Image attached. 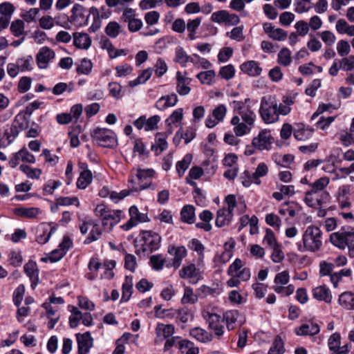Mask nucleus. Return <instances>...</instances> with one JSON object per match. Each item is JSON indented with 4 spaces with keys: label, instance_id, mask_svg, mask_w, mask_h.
Segmentation results:
<instances>
[{
    "label": "nucleus",
    "instance_id": "obj_1",
    "mask_svg": "<svg viewBox=\"0 0 354 354\" xmlns=\"http://www.w3.org/2000/svg\"><path fill=\"white\" fill-rule=\"evenodd\" d=\"M250 98L243 101L234 100L230 103L234 115L230 120L233 126V132L236 136H243L249 134L254 127L257 114L251 106Z\"/></svg>",
    "mask_w": 354,
    "mask_h": 354
},
{
    "label": "nucleus",
    "instance_id": "obj_2",
    "mask_svg": "<svg viewBox=\"0 0 354 354\" xmlns=\"http://www.w3.org/2000/svg\"><path fill=\"white\" fill-rule=\"evenodd\" d=\"M322 239L323 233L321 229L318 226L310 225L303 232L301 241L297 245V250L300 252H317L323 245Z\"/></svg>",
    "mask_w": 354,
    "mask_h": 354
},
{
    "label": "nucleus",
    "instance_id": "obj_3",
    "mask_svg": "<svg viewBox=\"0 0 354 354\" xmlns=\"http://www.w3.org/2000/svg\"><path fill=\"white\" fill-rule=\"evenodd\" d=\"M259 112L261 120L267 124L279 122L280 115H282L277 100L272 95L263 96L261 99Z\"/></svg>",
    "mask_w": 354,
    "mask_h": 354
},
{
    "label": "nucleus",
    "instance_id": "obj_4",
    "mask_svg": "<svg viewBox=\"0 0 354 354\" xmlns=\"http://www.w3.org/2000/svg\"><path fill=\"white\" fill-rule=\"evenodd\" d=\"M155 171L152 169H136L132 170L128 181V187L131 191L138 192L145 189H156V186L151 183V178Z\"/></svg>",
    "mask_w": 354,
    "mask_h": 354
},
{
    "label": "nucleus",
    "instance_id": "obj_5",
    "mask_svg": "<svg viewBox=\"0 0 354 354\" xmlns=\"http://www.w3.org/2000/svg\"><path fill=\"white\" fill-rule=\"evenodd\" d=\"M175 332V327L173 324H165L163 323L158 322L156 324L154 333V342L156 344H159L165 341L164 345V351H167L171 347L175 346L177 341L179 339V337H173Z\"/></svg>",
    "mask_w": 354,
    "mask_h": 354
},
{
    "label": "nucleus",
    "instance_id": "obj_6",
    "mask_svg": "<svg viewBox=\"0 0 354 354\" xmlns=\"http://www.w3.org/2000/svg\"><path fill=\"white\" fill-rule=\"evenodd\" d=\"M122 211L111 209L104 204L97 205L95 214L102 220V224L105 230L111 231L115 225L121 221Z\"/></svg>",
    "mask_w": 354,
    "mask_h": 354
},
{
    "label": "nucleus",
    "instance_id": "obj_7",
    "mask_svg": "<svg viewBox=\"0 0 354 354\" xmlns=\"http://www.w3.org/2000/svg\"><path fill=\"white\" fill-rule=\"evenodd\" d=\"M93 142L100 147L113 149L118 146V137L115 133L106 128H96L91 133Z\"/></svg>",
    "mask_w": 354,
    "mask_h": 354
},
{
    "label": "nucleus",
    "instance_id": "obj_8",
    "mask_svg": "<svg viewBox=\"0 0 354 354\" xmlns=\"http://www.w3.org/2000/svg\"><path fill=\"white\" fill-rule=\"evenodd\" d=\"M330 241L333 245L341 250L348 248L349 256L354 257V231L332 233Z\"/></svg>",
    "mask_w": 354,
    "mask_h": 354
},
{
    "label": "nucleus",
    "instance_id": "obj_9",
    "mask_svg": "<svg viewBox=\"0 0 354 354\" xmlns=\"http://www.w3.org/2000/svg\"><path fill=\"white\" fill-rule=\"evenodd\" d=\"M180 278L196 285L203 279V272L193 263L184 265L178 271Z\"/></svg>",
    "mask_w": 354,
    "mask_h": 354
},
{
    "label": "nucleus",
    "instance_id": "obj_10",
    "mask_svg": "<svg viewBox=\"0 0 354 354\" xmlns=\"http://www.w3.org/2000/svg\"><path fill=\"white\" fill-rule=\"evenodd\" d=\"M161 238L160 235L150 230L142 231L140 234L139 242L144 252H152L160 246Z\"/></svg>",
    "mask_w": 354,
    "mask_h": 354
},
{
    "label": "nucleus",
    "instance_id": "obj_11",
    "mask_svg": "<svg viewBox=\"0 0 354 354\" xmlns=\"http://www.w3.org/2000/svg\"><path fill=\"white\" fill-rule=\"evenodd\" d=\"M73 245L72 240L67 236H64L58 248L50 252L46 257H42L41 261L55 263L59 261L66 254L70 248Z\"/></svg>",
    "mask_w": 354,
    "mask_h": 354
},
{
    "label": "nucleus",
    "instance_id": "obj_12",
    "mask_svg": "<svg viewBox=\"0 0 354 354\" xmlns=\"http://www.w3.org/2000/svg\"><path fill=\"white\" fill-rule=\"evenodd\" d=\"M227 273L230 277H238L243 281H247L251 277L250 269L245 267V263L239 258L230 265Z\"/></svg>",
    "mask_w": 354,
    "mask_h": 354
},
{
    "label": "nucleus",
    "instance_id": "obj_13",
    "mask_svg": "<svg viewBox=\"0 0 354 354\" xmlns=\"http://www.w3.org/2000/svg\"><path fill=\"white\" fill-rule=\"evenodd\" d=\"M252 140L257 150L262 151L271 149L274 138L270 130L262 129Z\"/></svg>",
    "mask_w": 354,
    "mask_h": 354
},
{
    "label": "nucleus",
    "instance_id": "obj_14",
    "mask_svg": "<svg viewBox=\"0 0 354 354\" xmlns=\"http://www.w3.org/2000/svg\"><path fill=\"white\" fill-rule=\"evenodd\" d=\"M57 228V224L53 222L41 223L37 228L36 241L39 244L46 243Z\"/></svg>",
    "mask_w": 354,
    "mask_h": 354
},
{
    "label": "nucleus",
    "instance_id": "obj_15",
    "mask_svg": "<svg viewBox=\"0 0 354 354\" xmlns=\"http://www.w3.org/2000/svg\"><path fill=\"white\" fill-rule=\"evenodd\" d=\"M86 8L81 4L75 3L71 10L68 20L71 24L77 26H84L88 24V16L86 15Z\"/></svg>",
    "mask_w": 354,
    "mask_h": 354
},
{
    "label": "nucleus",
    "instance_id": "obj_16",
    "mask_svg": "<svg viewBox=\"0 0 354 354\" xmlns=\"http://www.w3.org/2000/svg\"><path fill=\"white\" fill-rule=\"evenodd\" d=\"M192 78L187 76L186 71H178L176 73V91L181 96H185L190 93L192 88L190 84Z\"/></svg>",
    "mask_w": 354,
    "mask_h": 354
},
{
    "label": "nucleus",
    "instance_id": "obj_17",
    "mask_svg": "<svg viewBox=\"0 0 354 354\" xmlns=\"http://www.w3.org/2000/svg\"><path fill=\"white\" fill-rule=\"evenodd\" d=\"M227 107L224 104H219L212 110V115H208L205 121L206 127L212 129L218 123L223 122L226 114Z\"/></svg>",
    "mask_w": 354,
    "mask_h": 354
},
{
    "label": "nucleus",
    "instance_id": "obj_18",
    "mask_svg": "<svg viewBox=\"0 0 354 354\" xmlns=\"http://www.w3.org/2000/svg\"><path fill=\"white\" fill-rule=\"evenodd\" d=\"M55 57V51L48 46L41 47L36 55V62L39 68H48L50 63Z\"/></svg>",
    "mask_w": 354,
    "mask_h": 354
},
{
    "label": "nucleus",
    "instance_id": "obj_19",
    "mask_svg": "<svg viewBox=\"0 0 354 354\" xmlns=\"http://www.w3.org/2000/svg\"><path fill=\"white\" fill-rule=\"evenodd\" d=\"M328 198L329 194L328 192H319L311 189L306 192L304 201L308 206L317 207L326 203Z\"/></svg>",
    "mask_w": 354,
    "mask_h": 354
},
{
    "label": "nucleus",
    "instance_id": "obj_20",
    "mask_svg": "<svg viewBox=\"0 0 354 354\" xmlns=\"http://www.w3.org/2000/svg\"><path fill=\"white\" fill-rule=\"evenodd\" d=\"M160 121V117L158 115L149 118H147L145 115H142L133 122V124L138 130L144 129L145 131H151L158 129Z\"/></svg>",
    "mask_w": 354,
    "mask_h": 354
},
{
    "label": "nucleus",
    "instance_id": "obj_21",
    "mask_svg": "<svg viewBox=\"0 0 354 354\" xmlns=\"http://www.w3.org/2000/svg\"><path fill=\"white\" fill-rule=\"evenodd\" d=\"M34 164L36 162L34 155L30 153L26 147L12 154L9 160V165L12 168L16 167L20 162Z\"/></svg>",
    "mask_w": 354,
    "mask_h": 354
},
{
    "label": "nucleus",
    "instance_id": "obj_22",
    "mask_svg": "<svg viewBox=\"0 0 354 354\" xmlns=\"http://www.w3.org/2000/svg\"><path fill=\"white\" fill-rule=\"evenodd\" d=\"M129 220L121 226L124 230H129L140 223L148 221V216L146 214L140 213L136 206H131L129 208Z\"/></svg>",
    "mask_w": 354,
    "mask_h": 354
},
{
    "label": "nucleus",
    "instance_id": "obj_23",
    "mask_svg": "<svg viewBox=\"0 0 354 354\" xmlns=\"http://www.w3.org/2000/svg\"><path fill=\"white\" fill-rule=\"evenodd\" d=\"M184 116V110L183 108L175 109L171 115L165 120L167 126L166 134L171 135L173 132V127H181Z\"/></svg>",
    "mask_w": 354,
    "mask_h": 354
},
{
    "label": "nucleus",
    "instance_id": "obj_24",
    "mask_svg": "<svg viewBox=\"0 0 354 354\" xmlns=\"http://www.w3.org/2000/svg\"><path fill=\"white\" fill-rule=\"evenodd\" d=\"M235 246V241L230 240L224 244V251L221 254L217 253L214 257V262L218 266H223L228 262L233 256V249Z\"/></svg>",
    "mask_w": 354,
    "mask_h": 354
},
{
    "label": "nucleus",
    "instance_id": "obj_25",
    "mask_svg": "<svg viewBox=\"0 0 354 354\" xmlns=\"http://www.w3.org/2000/svg\"><path fill=\"white\" fill-rule=\"evenodd\" d=\"M168 252L173 256L171 267L174 269L178 268L187 255V250L184 246H169L168 248Z\"/></svg>",
    "mask_w": 354,
    "mask_h": 354
},
{
    "label": "nucleus",
    "instance_id": "obj_26",
    "mask_svg": "<svg viewBox=\"0 0 354 354\" xmlns=\"http://www.w3.org/2000/svg\"><path fill=\"white\" fill-rule=\"evenodd\" d=\"M76 339L78 346V354H87L93 343L90 333H77L76 334Z\"/></svg>",
    "mask_w": 354,
    "mask_h": 354
},
{
    "label": "nucleus",
    "instance_id": "obj_27",
    "mask_svg": "<svg viewBox=\"0 0 354 354\" xmlns=\"http://www.w3.org/2000/svg\"><path fill=\"white\" fill-rule=\"evenodd\" d=\"M99 45L102 49L107 51L109 56L111 59H114L120 56H124L127 54L125 50L115 48L113 46L112 42L106 37H102L100 39Z\"/></svg>",
    "mask_w": 354,
    "mask_h": 354
},
{
    "label": "nucleus",
    "instance_id": "obj_28",
    "mask_svg": "<svg viewBox=\"0 0 354 354\" xmlns=\"http://www.w3.org/2000/svg\"><path fill=\"white\" fill-rule=\"evenodd\" d=\"M13 213L19 217L28 219H36L42 213L39 207H19L13 209Z\"/></svg>",
    "mask_w": 354,
    "mask_h": 354
},
{
    "label": "nucleus",
    "instance_id": "obj_29",
    "mask_svg": "<svg viewBox=\"0 0 354 354\" xmlns=\"http://www.w3.org/2000/svg\"><path fill=\"white\" fill-rule=\"evenodd\" d=\"M263 28L268 36L274 40L283 41L288 36L286 31L282 28H275L271 23L263 24Z\"/></svg>",
    "mask_w": 354,
    "mask_h": 354
},
{
    "label": "nucleus",
    "instance_id": "obj_30",
    "mask_svg": "<svg viewBox=\"0 0 354 354\" xmlns=\"http://www.w3.org/2000/svg\"><path fill=\"white\" fill-rule=\"evenodd\" d=\"M313 133L314 129L312 127L298 123L293 131V136L297 140L306 141L313 136Z\"/></svg>",
    "mask_w": 354,
    "mask_h": 354
},
{
    "label": "nucleus",
    "instance_id": "obj_31",
    "mask_svg": "<svg viewBox=\"0 0 354 354\" xmlns=\"http://www.w3.org/2000/svg\"><path fill=\"white\" fill-rule=\"evenodd\" d=\"M24 270L32 283L31 286L35 288L39 282V269L36 262L32 260L28 261L24 265Z\"/></svg>",
    "mask_w": 354,
    "mask_h": 354
},
{
    "label": "nucleus",
    "instance_id": "obj_32",
    "mask_svg": "<svg viewBox=\"0 0 354 354\" xmlns=\"http://www.w3.org/2000/svg\"><path fill=\"white\" fill-rule=\"evenodd\" d=\"M223 320L229 330L234 329L237 322L241 324L243 323L241 320V314L237 310H229L225 312L223 315Z\"/></svg>",
    "mask_w": 354,
    "mask_h": 354
},
{
    "label": "nucleus",
    "instance_id": "obj_33",
    "mask_svg": "<svg viewBox=\"0 0 354 354\" xmlns=\"http://www.w3.org/2000/svg\"><path fill=\"white\" fill-rule=\"evenodd\" d=\"M178 102L176 94L171 93L162 96L156 102V107L160 111H164L168 108L174 106Z\"/></svg>",
    "mask_w": 354,
    "mask_h": 354
},
{
    "label": "nucleus",
    "instance_id": "obj_34",
    "mask_svg": "<svg viewBox=\"0 0 354 354\" xmlns=\"http://www.w3.org/2000/svg\"><path fill=\"white\" fill-rule=\"evenodd\" d=\"M312 295L314 299L317 301H322L327 304L331 302L333 296L330 289L326 286H319L312 290Z\"/></svg>",
    "mask_w": 354,
    "mask_h": 354
},
{
    "label": "nucleus",
    "instance_id": "obj_35",
    "mask_svg": "<svg viewBox=\"0 0 354 354\" xmlns=\"http://www.w3.org/2000/svg\"><path fill=\"white\" fill-rule=\"evenodd\" d=\"M240 69L243 73L252 77L259 76L262 72V68L260 67L259 64L254 60L243 62L240 66Z\"/></svg>",
    "mask_w": 354,
    "mask_h": 354
},
{
    "label": "nucleus",
    "instance_id": "obj_36",
    "mask_svg": "<svg viewBox=\"0 0 354 354\" xmlns=\"http://www.w3.org/2000/svg\"><path fill=\"white\" fill-rule=\"evenodd\" d=\"M91 38L87 33H73V44L80 49L87 50L91 46Z\"/></svg>",
    "mask_w": 354,
    "mask_h": 354
},
{
    "label": "nucleus",
    "instance_id": "obj_37",
    "mask_svg": "<svg viewBox=\"0 0 354 354\" xmlns=\"http://www.w3.org/2000/svg\"><path fill=\"white\" fill-rule=\"evenodd\" d=\"M319 332V326L317 324L308 322L295 328L297 335H315Z\"/></svg>",
    "mask_w": 354,
    "mask_h": 354
},
{
    "label": "nucleus",
    "instance_id": "obj_38",
    "mask_svg": "<svg viewBox=\"0 0 354 354\" xmlns=\"http://www.w3.org/2000/svg\"><path fill=\"white\" fill-rule=\"evenodd\" d=\"M175 346H178L181 354H198L199 349L195 344L187 339H179L176 343Z\"/></svg>",
    "mask_w": 354,
    "mask_h": 354
},
{
    "label": "nucleus",
    "instance_id": "obj_39",
    "mask_svg": "<svg viewBox=\"0 0 354 354\" xmlns=\"http://www.w3.org/2000/svg\"><path fill=\"white\" fill-rule=\"evenodd\" d=\"M338 304L343 308L348 310H354V292L346 291L339 295Z\"/></svg>",
    "mask_w": 354,
    "mask_h": 354
},
{
    "label": "nucleus",
    "instance_id": "obj_40",
    "mask_svg": "<svg viewBox=\"0 0 354 354\" xmlns=\"http://www.w3.org/2000/svg\"><path fill=\"white\" fill-rule=\"evenodd\" d=\"M190 335L196 340L206 343L212 340V335L205 329L200 327H195L190 330Z\"/></svg>",
    "mask_w": 354,
    "mask_h": 354
},
{
    "label": "nucleus",
    "instance_id": "obj_41",
    "mask_svg": "<svg viewBox=\"0 0 354 354\" xmlns=\"http://www.w3.org/2000/svg\"><path fill=\"white\" fill-rule=\"evenodd\" d=\"M180 218L184 223H194L196 219L194 207L192 205H185L180 211Z\"/></svg>",
    "mask_w": 354,
    "mask_h": 354
},
{
    "label": "nucleus",
    "instance_id": "obj_42",
    "mask_svg": "<svg viewBox=\"0 0 354 354\" xmlns=\"http://www.w3.org/2000/svg\"><path fill=\"white\" fill-rule=\"evenodd\" d=\"M335 30L340 35L354 36V25H350L344 19H340L337 21Z\"/></svg>",
    "mask_w": 354,
    "mask_h": 354
},
{
    "label": "nucleus",
    "instance_id": "obj_43",
    "mask_svg": "<svg viewBox=\"0 0 354 354\" xmlns=\"http://www.w3.org/2000/svg\"><path fill=\"white\" fill-rule=\"evenodd\" d=\"M233 217V214L227 212L225 207L220 209L217 212L216 218V225L218 227H223L228 225L232 221Z\"/></svg>",
    "mask_w": 354,
    "mask_h": 354
},
{
    "label": "nucleus",
    "instance_id": "obj_44",
    "mask_svg": "<svg viewBox=\"0 0 354 354\" xmlns=\"http://www.w3.org/2000/svg\"><path fill=\"white\" fill-rule=\"evenodd\" d=\"M198 300V295L194 293V290L190 286H185L183 289V295L180 302L182 304H194Z\"/></svg>",
    "mask_w": 354,
    "mask_h": 354
},
{
    "label": "nucleus",
    "instance_id": "obj_45",
    "mask_svg": "<svg viewBox=\"0 0 354 354\" xmlns=\"http://www.w3.org/2000/svg\"><path fill=\"white\" fill-rule=\"evenodd\" d=\"M93 180V175L90 170L84 169L82 171L76 182L77 188L81 189H86Z\"/></svg>",
    "mask_w": 354,
    "mask_h": 354
},
{
    "label": "nucleus",
    "instance_id": "obj_46",
    "mask_svg": "<svg viewBox=\"0 0 354 354\" xmlns=\"http://www.w3.org/2000/svg\"><path fill=\"white\" fill-rule=\"evenodd\" d=\"M201 23V18L196 17L194 19L188 20L186 24V28L188 32V39L189 40H194L196 39V30L198 28Z\"/></svg>",
    "mask_w": 354,
    "mask_h": 354
},
{
    "label": "nucleus",
    "instance_id": "obj_47",
    "mask_svg": "<svg viewBox=\"0 0 354 354\" xmlns=\"http://www.w3.org/2000/svg\"><path fill=\"white\" fill-rule=\"evenodd\" d=\"M30 120V116L25 113H18L15 118L14 127L20 131L25 130L28 128Z\"/></svg>",
    "mask_w": 354,
    "mask_h": 354
},
{
    "label": "nucleus",
    "instance_id": "obj_48",
    "mask_svg": "<svg viewBox=\"0 0 354 354\" xmlns=\"http://www.w3.org/2000/svg\"><path fill=\"white\" fill-rule=\"evenodd\" d=\"M192 161V155L187 153L181 160L176 162V169L180 177H182L188 169Z\"/></svg>",
    "mask_w": 354,
    "mask_h": 354
},
{
    "label": "nucleus",
    "instance_id": "obj_49",
    "mask_svg": "<svg viewBox=\"0 0 354 354\" xmlns=\"http://www.w3.org/2000/svg\"><path fill=\"white\" fill-rule=\"evenodd\" d=\"M209 328L214 331V335L220 338L224 334V327L220 323V316L212 317L211 321L208 322Z\"/></svg>",
    "mask_w": 354,
    "mask_h": 354
},
{
    "label": "nucleus",
    "instance_id": "obj_50",
    "mask_svg": "<svg viewBox=\"0 0 354 354\" xmlns=\"http://www.w3.org/2000/svg\"><path fill=\"white\" fill-rule=\"evenodd\" d=\"M189 60V56L187 55L184 48L180 46H177L175 49L174 62L185 67L187 66Z\"/></svg>",
    "mask_w": 354,
    "mask_h": 354
},
{
    "label": "nucleus",
    "instance_id": "obj_51",
    "mask_svg": "<svg viewBox=\"0 0 354 354\" xmlns=\"http://www.w3.org/2000/svg\"><path fill=\"white\" fill-rule=\"evenodd\" d=\"M292 61L291 51L286 47L282 48L277 55V62L283 66H288Z\"/></svg>",
    "mask_w": 354,
    "mask_h": 354
},
{
    "label": "nucleus",
    "instance_id": "obj_52",
    "mask_svg": "<svg viewBox=\"0 0 354 354\" xmlns=\"http://www.w3.org/2000/svg\"><path fill=\"white\" fill-rule=\"evenodd\" d=\"M101 235L102 230L100 225L95 221H93L89 235L84 240V243L90 244L98 240L101 237Z\"/></svg>",
    "mask_w": 354,
    "mask_h": 354
},
{
    "label": "nucleus",
    "instance_id": "obj_53",
    "mask_svg": "<svg viewBox=\"0 0 354 354\" xmlns=\"http://www.w3.org/2000/svg\"><path fill=\"white\" fill-rule=\"evenodd\" d=\"M272 159L274 162L284 167H288L293 162L295 156L292 154H275L273 156Z\"/></svg>",
    "mask_w": 354,
    "mask_h": 354
},
{
    "label": "nucleus",
    "instance_id": "obj_54",
    "mask_svg": "<svg viewBox=\"0 0 354 354\" xmlns=\"http://www.w3.org/2000/svg\"><path fill=\"white\" fill-rule=\"evenodd\" d=\"M176 321L187 323L193 318L192 311L187 308H181L175 310Z\"/></svg>",
    "mask_w": 354,
    "mask_h": 354
},
{
    "label": "nucleus",
    "instance_id": "obj_55",
    "mask_svg": "<svg viewBox=\"0 0 354 354\" xmlns=\"http://www.w3.org/2000/svg\"><path fill=\"white\" fill-rule=\"evenodd\" d=\"M216 73L213 70H208L199 73L196 77L201 84L211 85L214 83Z\"/></svg>",
    "mask_w": 354,
    "mask_h": 354
},
{
    "label": "nucleus",
    "instance_id": "obj_56",
    "mask_svg": "<svg viewBox=\"0 0 354 354\" xmlns=\"http://www.w3.org/2000/svg\"><path fill=\"white\" fill-rule=\"evenodd\" d=\"M19 169L24 172L28 178L31 179H39L42 174L41 169L32 168L27 165H21Z\"/></svg>",
    "mask_w": 354,
    "mask_h": 354
},
{
    "label": "nucleus",
    "instance_id": "obj_57",
    "mask_svg": "<svg viewBox=\"0 0 354 354\" xmlns=\"http://www.w3.org/2000/svg\"><path fill=\"white\" fill-rule=\"evenodd\" d=\"M354 132L351 130H344L339 133V140L341 144L344 147H350L354 145Z\"/></svg>",
    "mask_w": 354,
    "mask_h": 354
},
{
    "label": "nucleus",
    "instance_id": "obj_58",
    "mask_svg": "<svg viewBox=\"0 0 354 354\" xmlns=\"http://www.w3.org/2000/svg\"><path fill=\"white\" fill-rule=\"evenodd\" d=\"M155 317L158 319H174L176 317L173 309H162L160 306L154 307Z\"/></svg>",
    "mask_w": 354,
    "mask_h": 354
},
{
    "label": "nucleus",
    "instance_id": "obj_59",
    "mask_svg": "<svg viewBox=\"0 0 354 354\" xmlns=\"http://www.w3.org/2000/svg\"><path fill=\"white\" fill-rule=\"evenodd\" d=\"M17 63L21 72L30 71L33 68V58L31 55L18 59Z\"/></svg>",
    "mask_w": 354,
    "mask_h": 354
},
{
    "label": "nucleus",
    "instance_id": "obj_60",
    "mask_svg": "<svg viewBox=\"0 0 354 354\" xmlns=\"http://www.w3.org/2000/svg\"><path fill=\"white\" fill-rule=\"evenodd\" d=\"M122 31L121 26L116 21H110L105 28L106 34L112 38L117 37Z\"/></svg>",
    "mask_w": 354,
    "mask_h": 354
},
{
    "label": "nucleus",
    "instance_id": "obj_61",
    "mask_svg": "<svg viewBox=\"0 0 354 354\" xmlns=\"http://www.w3.org/2000/svg\"><path fill=\"white\" fill-rule=\"evenodd\" d=\"M339 62V68L346 72H351L354 70V55H350L343 57Z\"/></svg>",
    "mask_w": 354,
    "mask_h": 354
},
{
    "label": "nucleus",
    "instance_id": "obj_62",
    "mask_svg": "<svg viewBox=\"0 0 354 354\" xmlns=\"http://www.w3.org/2000/svg\"><path fill=\"white\" fill-rule=\"evenodd\" d=\"M294 98L291 96H283L282 98V102L278 104L281 108L282 115L285 116L288 115L292 110L291 106L294 104Z\"/></svg>",
    "mask_w": 354,
    "mask_h": 354
},
{
    "label": "nucleus",
    "instance_id": "obj_63",
    "mask_svg": "<svg viewBox=\"0 0 354 354\" xmlns=\"http://www.w3.org/2000/svg\"><path fill=\"white\" fill-rule=\"evenodd\" d=\"M336 50L340 57L347 56L351 51V44L346 40L340 39L336 44Z\"/></svg>",
    "mask_w": 354,
    "mask_h": 354
},
{
    "label": "nucleus",
    "instance_id": "obj_64",
    "mask_svg": "<svg viewBox=\"0 0 354 354\" xmlns=\"http://www.w3.org/2000/svg\"><path fill=\"white\" fill-rule=\"evenodd\" d=\"M93 68V63L88 59H82L77 65L76 71L78 74L89 75Z\"/></svg>",
    "mask_w": 354,
    "mask_h": 354
}]
</instances>
